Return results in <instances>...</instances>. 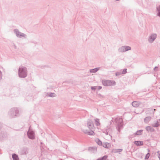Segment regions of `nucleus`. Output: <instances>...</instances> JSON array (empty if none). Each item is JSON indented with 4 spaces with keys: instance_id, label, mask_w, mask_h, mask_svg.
I'll use <instances>...</instances> for the list:
<instances>
[{
    "instance_id": "nucleus-10",
    "label": "nucleus",
    "mask_w": 160,
    "mask_h": 160,
    "mask_svg": "<svg viewBox=\"0 0 160 160\" xmlns=\"http://www.w3.org/2000/svg\"><path fill=\"white\" fill-rule=\"evenodd\" d=\"M108 156L105 155L103 157L99 158L96 160H106L108 158Z\"/></svg>"
},
{
    "instance_id": "nucleus-6",
    "label": "nucleus",
    "mask_w": 160,
    "mask_h": 160,
    "mask_svg": "<svg viewBox=\"0 0 160 160\" xmlns=\"http://www.w3.org/2000/svg\"><path fill=\"white\" fill-rule=\"evenodd\" d=\"M102 146L104 148H109L110 147V144L107 142L103 143Z\"/></svg>"
},
{
    "instance_id": "nucleus-18",
    "label": "nucleus",
    "mask_w": 160,
    "mask_h": 160,
    "mask_svg": "<svg viewBox=\"0 0 160 160\" xmlns=\"http://www.w3.org/2000/svg\"><path fill=\"white\" fill-rule=\"evenodd\" d=\"M150 156V154L149 153L147 154L146 156L145 159H148V158Z\"/></svg>"
},
{
    "instance_id": "nucleus-11",
    "label": "nucleus",
    "mask_w": 160,
    "mask_h": 160,
    "mask_svg": "<svg viewBox=\"0 0 160 160\" xmlns=\"http://www.w3.org/2000/svg\"><path fill=\"white\" fill-rule=\"evenodd\" d=\"M99 68H96L94 69L90 70V72H95L99 70Z\"/></svg>"
},
{
    "instance_id": "nucleus-12",
    "label": "nucleus",
    "mask_w": 160,
    "mask_h": 160,
    "mask_svg": "<svg viewBox=\"0 0 160 160\" xmlns=\"http://www.w3.org/2000/svg\"><path fill=\"white\" fill-rule=\"evenodd\" d=\"M146 129L147 131H153V129L152 128V127L150 126H148L146 127Z\"/></svg>"
},
{
    "instance_id": "nucleus-19",
    "label": "nucleus",
    "mask_w": 160,
    "mask_h": 160,
    "mask_svg": "<svg viewBox=\"0 0 160 160\" xmlns=\"http://www.w3.org/2000/svg\"><path fill=\"white\" fill-rule=\"evenodd\" d=\"M142 132V130H140V131H138L136 132V134L138 135H140L141 134Z\"/></svg>"
},
{
    "instance_id": "nucleus-13",
    "label": "nucleus",
    "mask_w": 160,
    "mask_h": 160,
    "mask_svg": "<svg viewBox=\"0 0 160 160\" xmlns=\"http://www.w3.org/2000/svg\"><path fill=\"white\" fill-rule=\"evenodd\" d=\"M95 124L97 126L100 125L99 120V119H96L95 120Z\"/></svg>"
},
{
    "instance_id": "nucleus-22",
    "label": "nucleus",
    "mask_w": 160,
    "mask_h": 160,
    "mask_svg": "<svg viewBox=\"0 0 160 160\" xmlns=\"http://www.w3.org/2000/svg\"><path fill=\"white\" fill-rule=\"evenodd\" d=\"M91 89H92V90H93V89H95V88L94 87H91Z\"/></svg>"
},
{
    "instance_id": "nucleus-1",
    "label": "nucleus",
    "mask_w": 160,
    "mask_h": 160,
    "mask_svg": "<svg viewBox=\"0 0 160 160\" xmlns=\"http://www.w3.org/2000/svg\"><path fill=\"white\" fill-rule=\"evenodd\" d=\"M87 126L88 128V129L86 130L85 133L89 135H94V133L93 131V130L94 129V126L93 124L91 121L89 120L88 121Z\"/></svg>"
},
{
    "instance_id": "nucleus-24",
    "label": "nucleus",
    "mask_w": 160,
    "mask_h": 160,
    "mask_svg": "<svg viewBox=\"0 0 160 160\" xmlns=\"http://www.w3.org/2000/svg\"><path fill=\"white\" fill-rule=\"evenodd\" d=\"M53 94V95L52 96H54V95H55L54 94Z\"/></svg>"
},
{
    "instance_id": "nucleus-14",
    "label": "nucleus",
    "mask_w": 160,
    "mask_h": 160,
    "mask_svg": "<svg viewBox=\"0 0 160 160\" xmlns=\"http://www.w3.org/2000/svg\"><path fill=\"white\" fill-rule=\"evenodd\" d=\"M123 49H124L125 51L131 49V48L128 46H125L123 48Z\"/></svg>"
},
{
    "instance_id": "nucleus-21",
    "label": "nucleus",
    "mask_w": 160,
    "mask_h": 160,
    "mask_svg": "<svg viewBox=\"0 0 160 160\" xmlns=\"http://www.w3.org/2000/svg\"><path fill=\"white\" fill-rule=\"evenodd\" d=\"M2 74H1V72L0 71V80L1 79V78H2Z\"/></svg>"
},
{
    "instance_id": "nucleus-17",
    "label": "nucleus",
    "mask_w": 160,
    "mask_h": 160,
    "mask_svg": "<svg viewBox=\"0 0 160 160\" xmlns=\"http://www.w3.org/2000/svg\"><path fill=\"white\" fill-rule=\"evenodd\" d=\"M157 9L158 11V15L160 16V5L158 7Z\"/></svg>"
},
{
    "instance_id": "nucleus-23",
    "label": "nucleus",
    "mask_w": 160,
    "mask_h": 160,
    "mask_svg": "<svg viewBox=\"0 0 160 160\" xmlns=\"http://www.w3.org/2000/svg\"><path fill=\"white\" fill-rule=\"evenodd\" d=\"M125 72L124 73H125L126 72V69L125 70V71H124Z\"/></svg>"
},
{
    "instance_id": "nucleus-8",
    "label": "nucleus",
    "mask_w": 160,
    "mask_h": 160,
    "mask_svg": "<svg viewBox=\"0 0 160 160\" xmlns=\"http://www.w3.org/2000/svg\"><path fill=\"white\" fill-rule=\"evenodd\" d=\"M134 143L137 145H142L143 144V142L140 141H135Z\"/></svg>"
},
{
    "instance_id": "nucleus-16",
    "label": "nucleus",
    "mask_w": 160,
    "mask_h": 160,
    "mask_svg": "<svg viewBox=\"0 0 160 160\" xmlns=\"http://www.w3.org/2000/svg\"><path fill=\"white\" fill-rule=\"evenodd\" d=\"M159 124L158 122H156L154 123L152 126L154 127H157L159 126Z\"/></svg>"
},
{
    "instance_id": "nucleus-7",
    "label": "nucleus",
    "mask_w": 160,
    "mask_h": 160,
    "mask_svg": "<svg viewBox=\"0 0 160 160\" xmlns=\"http://www.w3.org/2000/svg\"><path fill=\"white\" fill-rule=\"evenodd\" d=\"M132 105L135 107H137L139 105V103L137 102H133L132 103Z\"/></svg>"
},
{
    "instance_id": "nucleus-2",
    "label": "nucleus",
    "mask_w": 160,
    "mask_h": 160,
    "mask_svg": "<svg viewBox=\"0 0 160 160\" xmlns=\"http://www.w3.org/2000/svg\"><path fill=\"white\" fill-rule=\"evenodd\" d=\"M27 75V72L25 69L20 68L19 69V75L20 77L25 78Z\"/></svg>"
},
{
    "instance_id": "nucleus-4",
    "label": "nucleus",
    "mask_w": 160,
    "mask_h": 160,
    "mask_svg": "<svg viewBox=\"0 0 160 160\" xmlns=\"http://www.w3.org/2000/svg\"><path fill=\"white\" fill-rule=\"evenodd\" d=\"M28 135L29 138L33 139L34 138V135L33 132L30 130H29L28 132Z\"/></svg>"
},
{
    "instance_id": "nucleus-3",
    "label": "nucleus",
    "mask_w": 160,
    "mask_h": 160,
    "mask_svg": "<svg viewBox=\"0 0 160 160\" xmlns=\"http://www.w3.org/2000/svg\"><path fill=\"white\" fill-rule=\"evenodd\" d=\"M102 83L104 86H108L111 85L114 83V82L109 80H103L102 81Z\"/></svg>"
},
{
    "instance_id": "nucleus-20",
    "label": "nucleus",
    "mask_w": 160,
    "mask_h": 160,
    "mask_svg": "<svg viewBox=\"0 0 160 160\" xmlns=\"http://www.w3.org/2000/svg\"><path fill=\"white\" fill-rule=\"evenodd\" d=\"M97 143L99 145H102V142L99 140L98 142Z\"/></svg>"
},
{
    "instance_id": "nucleus-5",
    "label": "nucleus",
    "mask_w": 160,
    "mask_h": 160,
    "mask_svg": "<svg viewBox=\"0 0 160 160\" xmlns=\"http://www.w3.org/2000/svg\"><path fill=\"white\" fill-rule=\"evenodd\" d=\"M156 35L155 34L152 35L149 39V41L150 42H152L156 38Z\"/></svg>"
},
{
    "instance_id": "nucleus-25",
    "label": "nucleus",
    "mask_w": 160,
    "mask_h": 160,
    "mask_svg": "<svg viewBox=\"0 0 160 160\" xmlns=\"http://www.w3.org/2000/svg\"><path fill=\"white\" fill-rule=\"evenodd\" d=\"M120 151H121V149H120Z\"/></svg>"
},
{
    "instance_id": "nucleus-9",
    "label": "nucleus",
    "mask_w": 160,
    "mask_h": 160,
    "mask_svg": "<svg viewBox=\"0 0 160 160\" xmlns=\"http://www.w3.org/2000/svg\"><path fill=\"white\" fill-rule=\"evenodd\" d=\"M12 158L13 160H18V156L15 154H14L12 155Z\"/></svg>"
},
{
    "instance_id": "nucleus-15",
    "label": "nucleus",
    "mask_w": 160,
    "mask_h": 160,
    "mask_svg": "<svg viewBox=\"0 0 160 160\" xmlns=\"http://www.w3.org/2000/svg\"><path fill=\"white\" fill-rule=\"evenodd\" d=\"M150 119H151V117H147L146 118H145L144 121L145 122H147L148 121H150Z\"/></svg>"
}]
</instances>
